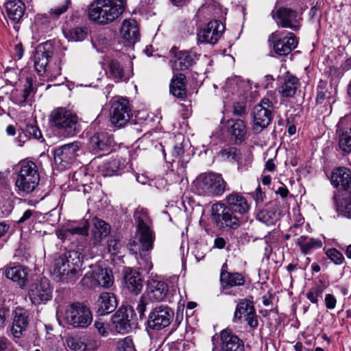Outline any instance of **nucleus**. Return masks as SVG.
Listing matches in <instances>:
<instances>
[{
  "instance_id": "nucleus-43",
  "label": "nucleus",
  "mask_w": 351,
  "mask_h": 351,
  "mask_svg": "<svg viewBox=\"0 0 351 351\" xmlns=\"http://www.w3.org/2000/svg\"><path fill=\"white\" fill-rule=\"evenodd\" d=\"M93 221V228L92 229V234L96 241H99L110 234V226L108 223L97 217H95Z\"/></svg>"
},
{
  "instance_id": "nucleus-44",
  "label": "nucleus",
  "mask_w": 351,
  "mask_h": 351,
  "mask_svg": "<svg viewBox=\"0 0 351 351\" xmlns=\"http://www.w3.org/2000/svg\"><path fill=\"white\" fill-rule=\"evenodd\" d=\"M228 124L232 135L237 140H243L247 132L244 122L241 119H232L228 121Z\"/></svg>"
},
{
  "instance_id": "nucleus-34",
  "label": "nucleus",
  "mask_w": 351,
  "mask_h": 351,
  "mask_svg": "<svg viewBox=\"0 0 351 351\" xmlns=\"http://www.w3.org/2000/svg\"><path fill=\"white\" fill-rule=\"evenodd\" d=\"M198 60L196 53L188 51H180L176 55V60L174 61L173 69L177 71L189 69Z\"/></svg>"
},
{
  "instance_id": "nucleus-40",
  "label": "nucleus",
  "mask_w": 351,
  "mask_h": 351,
  "mask_svg": "<svg viewBox=\"0 0 351 351\" xmlns=\"http://www.w3.org/2000/svg\"><path fill=\"white\" fill-rule=\"evenodd\" d=\"M34 93L32 80L26 78L23 88L21 90H16L12 93L13 101L17 104H23L28 101Z\"/></svg>"
},
{
  "instance_id": "nucleus-11",
  "label": "nucleus",
  "mask_w": 351,
  "mask_h": 351,
  "mask_svg": "<svg viewBox=\"0 0 351 351\" xmlns=\"http://www.w3.org/2000/svg\"><path fill=\"white\" fill-rule=\"evenodd\" d=\"M82 147L79 141H74L55 149L54 162L61 170L68 169L78 156Z\"/></svg>"
},
{
  "instance_id": "nucleus-22",
  "label": "nucleus",
  "mask_w": 351,
  "mask_h": 351,
  "mask_svg": "<svg viewBox=\"0 0 351 351\" xmlns=\"http://www.w3.org/2000/svg\"><path fill=\"white\" fill-rule=\"evenodd\" d=\"M219 336L221 351H245L243 341L230 330H221Z\"/></svg>"
},
{
  "instance_id": "nucleus-49",
  "label": "nucleus",
  "mask_w": 351,
  "mask_h": 351,
  "mask_svg": "<svg viewBox=\"0 0 351 351\" xmlns=\"http://www.w3.org/2000/svg\"><path fill=\"white\" fill-rule=\"evenodd\" d=\"M326 285L322 281H319L318 284L313 287L306 293V298L314 304L318 302V298L322 297L324 291L326 289Z\"/></svg>"
},
{
  "instance_id": "nucleus-23",
  "label": "nucleus",
  "mask_w": 351,
  "mask_h": 351,
  "mask_svg": "<svg viewBox=\"0 0 351 351\" xmlns=\"http://www.w3.org/2000/svg\"><path fill=\"white\" fill-rule=\"evenodd\" d=\"M104 69L107 77L114 82H125L130 77V73L124 69L123 64L117 60H108Z\"/></svg>"
},
{
  "instance_id": "nucleus-60",
  "label": "nucleus",
  "mask_w": 351,
  "mask_h": 351,
  "mask_svg": "<svg viewBox=\"0 0 351 351\" xmlns=\"http://www.w3.org/2000/svg\"><path fill=\"white\" fill-rule=\"evenodd\" d=\"M121 248V243L119 240L111 238L108 241V250L112 255L117 254Z\"/></svg>"
},
{
  "instance_id": "nucleus-25",
  "label": "nucleus",
  "mask_w": 351,
  "mask_h": 351,
  "mask_svg": "<svg viewBox=\"0 0 351 351\" xmlns=\"http://www.w3.org/2000/svg\"><path fill=\"white\" fill-rule=\"evenodd\" d=\"M226 202L227 203L226 206L235 213L245 215L250 208V204L247 198L239 192L234 191L228 195Z\"/></svg>"
},
{
  "instance_id": "nucleus-54",
  "label": "nucleus",
  "mask_w": 351,
  "mask_h": 351,
  "mask_svg": "<svg viewBox=\"0 0 351 351\" xmlns=\"http://www.w3.org/2000/svg\"><path fill=\"white\" fill-rule=\"evenodd\" d=\"M71 4V0H65L61 4L51 8L49 14L53 18H58L61 14L66 12Z\"/></svg>"
},
{
  "instance_id": "nucleus-2",
  "label": "nucleus",
  "mask_w": 351,
  "mask_h": 351,
  "mask_svg": "<svg viewBox=\"0 0 351 351\" xmlns=\"http://www.w3.org/2000/svg\"><path fill=\"white\" fill-rule=\"evenodd\" d=\"M81 264L78 252L70 251L54 260L51 274L57 281L73 283L79 278Z\"/></svg>"
},
{
  "instance_id": "nucleus-9",
  "label": "nucleus",
  "mask_w": 351,
  "mask_h": 351,
  "mask_svg": "<svg viewBox=\"0 0 351 351\" xmlns=\"http://www.w3.org/2000/svg\"><path fill=\"white\" fill-rule=\"evenodd\" d=\"M268 41L273 45L276 53L278 56L289 54L298 46V39L292 32H283L276 31L268 38Z\"/></svg>"
},
{
  "instance_id": "nucleus-7",
  "label": "nucleus",
  "mask_w": 351,
  "mask_h": 351,
  "mask_svg": "<svg viewBox=\"0 0 351 351\" xmlns=\"http://www.w3.org/2000/svg\"><path fill=\"white\" fill-rule=\"evenodd\" d=\"M19 171L15 186L19 195L32 193L40 181L38 167L32 161H21L18 165Z\"/></svg>"
},
{
  "instance_id": "nucleus-12",
  "label": "nucleus",
  "mask_w": 351,
  "mask_h": 351,
  "mask_svg": "<svg viewBox=\"0 0 351 351\" xmlns=\"http://www.w3.org/2000/svg\"><path fill=\"white\" fill-rule=\"evenodd\" d=\"M82 283L88 288H94L97 286L109 288L114 283V277L111 270L97 267L85 274L82 279Z\"/></svg>"
},
{
  "instance_id": "nucleus-15",
  "label": "nucleus",
  "mask_w": 351,
  "mask_h": 351,
  "mask_svg": "<svg viewBox=\"0 0 351 351\" xmlns=\"http://www.w3.org/2000/svg\"><path fill=\"white\" fill-rule=\"evenodd\" d=\"M272 18L278 26L298 31L301 26L302 18L298 13L291 8L282 7L272 11Z\"/></svg>"
},
{
  "instance_id": "nucleus-19",
  "label": "nucleus",
  "mask_w": 351,
  "mask_h": 351,
  "mask_svg": "<svg viewBox=\"0 0 351 351\" xmlns=\"http://www.w3.org/2000/svg\"><path fill=\"white\" fill-rule=\"evenodd\" d=\"M224 30L225 26L220 21H211L197 32V40L201 43L215 44Z\"/></svg>"
},
{
  "instance_id": "nucleus-30",
  "label": "nucleus",
  "mask_w": 351,
  "mask_h": 351,
  "mask_svg": "<svg viewBox=\"0 0 351 351\" xmlns=\"http://www.w3.org/2000/svg\"><path fill=\"white\" fill-rule=\"evenodd\" d=\"M113 143L111 136L106 132L94 134L89 140V148L94 154L108 150Z\"/></svg>"
},
{
  "instance_id": "nucleus-13",
  "label": "nucleus",
  "mask_w": 351,
  "mask_h": 351,
  "mask_svg": "<svg viewBox=\"0 0 351 351\" xmlns=\"http://www.w3.org/2000/svg\"><path fill=\"white\" fill-rule=\"evenodd\" d=\"M131 111L130 103L127 99L119 98L113 101L110 110L111 123L117 128L125 126L132 117Z\"/></svg>"
},
{
  "instance_id": "nucleus-56",
  "label": "nucleus",
  "mask_w": 351,
  "mask_h": 351,
  "mask_svg": "<svg viewBox=\"0 0 351 351\" xmlns=\"http://www.w3.org/2000/svg\"><path fill=\"white\" fill-rule=\"evenodd\" d=\"M245 322L250 328V332L253 334L258 326V315L256 314V308L245 316L243 322Z\"/></svg>"
},
{
  "instance_id": "nucleus-4",
  "label": "nucleus",
  "mask_w": 351,
  "mask_h": 351,
  "mask_svg": "<svg viewBox=\"0 0 351 351\" xmlns=\"http://www.w3.org/2000/svg\"><path fill=\"white\" fill-rule=\"evenodd\" d=\"M54 53L53 43L46 41L38 45L34 55V66L37 73L53 81L61 75L62 68L60 62L51 63V59Z\"/></svg>"
},
{
  "instance_id": "nucleus-10",
  "label": "nucleus",
  "mask_w": 351,
  "mask_h": 351,
  "mask_svg": "<svg viewBox=\"0 0 351 351\" xmlns=\"http://www.w3.org/2000/svg\"><path fill=\"white\" fill-rule=\"evenodd\" d=\"M174 317L173 310L167 305H159L154 308L149 313L148 327L154 330H161L168 327Z\"/></svg>"
},
{
  "instance_id": "nucleus-8",
  "label": "nucleus",
  "mask_w": 351,
  "mask_h": 351,
  "mask_svg": "<svg viewBox=\"0 0 351 351\" xmlns=\"http://www.w3.org/2000/svg\"><path fill=\"white\" fill-rule=\"evenodd\" d=\"M64 319L66 323L75 328H86L93 321L90 308L81 302L69 304L64 311Z\"/></svg>"
},
{
  "instance_id": "nucleus-61",
  "label": "nucleus",
  "mask_w": 351,
  "mask_h": 351,
  "mask_svg": "<svg viewBox=\"0 0 351 351\" xmlns=\"http://www.w3.org/2000/svg\"><path fill=\"white\" fill-rule=\"evenodd\" d=\"M233 114L238 117H244L247 114L245 103L244 101L234 103Z\"/></svg>"
},
{
  "instance_id": "nucleus-48",
  "label": "nucleus",
  "mask_w": 351,
  "mask_h": 351,
  "mask_svg": "<svg viewBox=\"0 0 351 351\" xmlns=\"http://www.w3.org/2000/svg\"><path fill=\"white\" fill-rule=\"evenodd\" d=\"M64 35L69 41L79 42L86 38L87 31L84 28L77 27L64 32Z\"/></svg>"
},
{
  "instance_id": "nucleus-64",
  "label": "nucleus",
  "mask_w": 351,
  "mask_h": 351,
  "mask_svg": "<svg viewBox=\"0 0 351 351\" xmlns=\"http://www.w3.org/2000/svg\"><path fill=\"white\" fill-rule=\"evenodd\" d=\"M324 302L326 308L329 310L334 309L337 304V299L332 294L330 293L325 295Z\"/></svg>"
},
{
  "instance_id": "nucleus-47",
  "label": "nucleus",
  "mask_w": 351,
  "mask_h": 351,
  "mask_svg": "<svg viewBox=\"0 0 351 351\" xmlns=\"http://www.w3.org/2000/svg\"><path fill=\"white\" fill-rule=\"evenodd\" d=\"M336 207L338 212L343 216L351 218V198L350 196L336 199Z\"/></svg>"
},
{
  "instance_id": "nucleus-52",
  "label": "nucleus",
  "mask_w": 351,
  "mask_h": 351,
  "mask_svg": "<svg viewBox=\"0 0 351 351\" xmlns=\"http://www.w3.org/2000/svg\"><path fill=\"white\" fill-rule=\"evenodd\" d=\"M238 165V170L244 172L248 170L252 162V156L247 152H243L238 160L236 161Z\"/></svg>"
},
{
  "instance_id": "nucleus-63",
  "label": "nucleus",
  "mask_w": 351,
  "mask_h": 351,
  "mask_svg": "<svg viewBox=\"0 0 351 351\" xmlns=\"http://www.w3.org/2000/svg\"><path fill=\"white\" fill-rule=\"evenodd\" d=\"M0 351H16L12 343L5 337H0Z\"/></svg>"
},
{
  "instance_id": "nucleus-33",
  "label": "nucleus",
  "mask_w": 351,
  "mask_h": 351,
  "mask_svg": "<svg viewBox=\"0 0 351 351\" xmlns=\"http://www.w3.org/2000/svg\"><path fill=\"white\" fill-rule=\"evenodd\" d=\"M337 93V88L332 85L327 86L326 82L320 81L317 86V92L316 97L317 104H325L330 105L335 101V96Z\"/></svg>"
},
{
  "instance_id": "nucleus-51",
  "label": "nucleus",
  "mask_w": 351,
  "mask_h": 351,
  "mask_svg": "<svg viewBox=\"0 0 351 351\" xmlns=\"http://www.w3.org/2000/svg\"><path fill=\"white\" fill-rule=\"evenodd\" d=\"M328 77L330 78V84L337 88V84L343 76V72L340 67L330 66L326 71Z\"/></svg>"
},
{
  "instance_id": "nucleus-36",
  "label": "nucleus",
  "mask_w": 351,
  "mask_h": 351,
  "mask_svg": "<svg viewBox=\"0 0 351 351\" xmlns=\"http://www.w3.org/2000/svg\"><path fill=\"white\" fill-rule=\"evenodd\" d=\"M128 164L127 159L120 156H117L102 166V172L105 176H112L115 173L123 171Z\"/></svg>"
},
{
  "instance_id": "nucleus-55",
  "label": "nucleus",
  "mask_w": 351,
  "mask_h": 351,
  "mask_svg": "<svg viewBox=\"0 0 351 351\" xmlns=\"http://www.w3.org/2000/svg\"><path fill=\"white\" fill-rule=\"evenodd\" d=\"M67 346L74 351H86V344L77 338L68 337L66 339Z\"/></svg>"
},
{
  "instance_id": "nucleus-42",
  "label": "nucleus",
  "mask_w": 351,
  "mask_h": 351,
  "mask_svg": "<svg viewBox=\"0 0 351 351\" xmlns=\"http://www.w3.org/2000/svg\"><path fill=\"white\" fill-rule=\"evenodd\" d=\"M172 156L174 157L173 162H176L177 161L178 164L180 166V172L184 173L191 157L189 154H185L182 143H178L173 146Z\"/></svg>"
},
{
  "instance_id": "nucleus-32",
  "label": "nucleus",
  "mask_w": 351,
  "mask_h": 351,
  "mask_svg": "<svg viewBox=\"0 0 351 351\" xmlns=\"http://www.w3.org/2000/svg\"><path fill=\"white\" fill-rule=\"evenodd\" d=\"M120 34L121 38L128 43V45H134L139 40L138 28L134 20L123 21Z\"/></svg>"
},
{
  "instance_id": "nucleus-20",
  "label": "nucleus",
  "mask_w": 351,
  "mask_h": 351,
  "mask_svg": "<svg viewBox=\"0 0 351 351\" xmlns=\"http://www.w3.org/2000/svg\"><path fill=\"white\" fill-rule=\"evenodd\" d=\"M227 263H224L221 268L220 282L222 291L225 294H232L230 289L243 286L245 280L243 275L239 272H229Z\"/></svg>"
},
{
  "instance_id": "nucleus-37",
  "label": "nucleus",
  "mask_w": 351,
  "mask_h": 351,
  "mask_svg": "<svg viewBox=\"0 0 351 351\" xmlns=\"http://www.w3.org/2000/svg\"><path fill=\"white\" fill-rule=\"evenodd\" d=\"M8 17L15 23H19L24 16L25 6L21 0H10L5 5Z\"/></svg>"
},
{
  "instance_id": "nucleus-28",
  "label": "nucleus",
  "mask_w": 351,
  "mask_h": 351,
  "mask_svg": "<svg viewBox=\"0 0 351 351\" xmlns=\"http://www.w3.org/2000/svg\"><path fill=\"white\" fill-rule=\"evenodd\" d=\"M331 182L335 187L351 193V171L346 167L334 169L331 175Z\"/></svg>"
},
{
  "instance_id": "nucleus-45",
  "label": "nucleus",
  "mask_w": 351,
  "mask_h": 351,
  "mask_svg": "<svg viewBox=\"0 0 351 351\" xmlns=\"http://www.w3.org/2000/svg\"><path fill=\"white\" fill-rule=\"evenodd\" d=\"M248 86L244 82L241 81L237 77L228 78L225 85L223 86V89L225 92L231 93L234 94L235 93L240 92V89L244 87Z\"/></svg>"
},
{
  "instance_id": "nucleus-35",
  "label": "nucleus",
  "mask_w": 351,
  "mask_h": 351,
  "mask_svg": "<svg viewBox=\"0 0 351 351\" xmlns=\"http://www.w3.org/2000/svg\"><path fill=\"white\" fill-rule=\"evenodd\" d=\"M97 312L100 315H104L113 312L117 306L115 295L112 293L104 292L100 294L97 300Z\"/></svg>"
},
{
  "instance_id": "nucleus-26",
  "label": "nucleus",
  "mask_w": 351,
  "mask_h": 351,
  "mask_svg": "<svg viewBox=\"0 0 351 351\" xmlns=\"http://www.w3.org/2000/svg\"><path fill=\"white\" fill-rule=\"evenodd\" d=\"M124 280L126 289L134 295H138L143 289V278L140 272L131 267L124 269Z\"/></svg>"
},
{
  "instance_id": "nucleus-18",
  "label": "nucleus",
  "mask_w": 351,
  "mask_h": 351,
  "mask_svg": "<svg viewBox=\"0 0 351 351\" xmlns=\"http://www.w3.org/2000/svg\"><path fill=\"white\" fill-rule=\"evenodd\" d=\"M336 128V136L339 149L344 154L351 153V116L341 118Z\"/></svg>"
},
{
  "instance_id": "nucleus-17",
  "label": "nucleus",
  "mask_w": 351,
  "mask_h": 351,
  "mask_svg": "<svg viewBox=\"0 0 351 351\" xmlns=\"http://www.w3.org/2000/svg\"><path fill=\"white\" fill-rule=\"evenodd\" d=\"M134 310L132 307L119 308L112 317V322L116 332L128 333L136 325L134 320Z\"/></svg>"
},
{
  "instance_id": "nucleus-38",
  "label": "nucleus",
  "mask_w": 351,
  "mask_h": 351,
  "mask_svg": "<svg viewBox=\"0 0 351 351\" xmlns=\"http://www.w3.org/2000/svg\"><path fill=\"white\" fill-rule=\"evenodd\" d=\"M186 77L180 73L173 75L171 80L169 90L170 93L176 97L183 99L186 96Z\"/></svg>"
},
{
  "instance_id": "nucleus-31",
  "label": "nucleus",
  "mask_w": 351,
  "mask_h": 351,
  "mask_svg": "<svg viewBox=\"0 0 351 351\" xmlns=\"http://www.w3.org/2000/svg\"><path fill=\"white\" fill-rule=\"evenodd\" d=\"M169 289L166 282L151 280L147 283V295L150 300L159 302L165 299Z\"/></svg>"
},
{
  "instance_id": "nucleus-27",
  "label": "nucleus",
  "mask_w": 351,
  "mask_h": 351,
  "mask_svg": "<svg viewBox=\"0 0 351 351\" xmlns=\"http://www.w3.org/2000/svg\"><path fill=\"white\" fill-rule=\"evenodd\" d=\"M300 85V80L287 71L282 77L278 92L282 97L292 98L296 95Z\"/></svg>"
},
{
  "instance_id": "nucleus-57",
  "label": "nucleus",
  "mask_w": 351,
  "mask_h": 351,
  "mask_svg": "<svg viewBox=\"0 0 351 351\" xmlns=\"http://www.w3.org/2000/svg\"><path fill=\"white\" fill-rule=\"evenodd\" d=\"M326 255L335 265H341L344 261L342 253L335 248L328 249L326 251Z\"/></svg>"
},
{
  "instance_id": "nucleus-50",
  "label": "nucleus",
  "mask_w": 351,
  "mask_h": 351,
  "mask_svg": "<svg viewBox=\"0 0 351 351\" xmlns=\"http://www.w3.org/2000/svg\"><path fill=\"white\" fill-rule=\"evenodd\" d=\"M242 151L236 147H227L219 152V156L224 160L237 161L240 155H242Z\"/></svg>"
},
{
  "instance_id": "nucleus-16",
  "label": "nucleus",
  "mask_w": 351,
  "mask_h": 351,
  "mask_svg": "<svg viewBox=\"0 0 351 351\" xmlns=\"http://www.w3.org/2000/svg\"><path fill=\"white\" fill-rule=\"evenodd\" d=\"M53 289L49 280L42 278L30 285L29 296L31 302L35 305L45 304L52 298Z\"/></svg>"
},
{
  "instance_id": "nucleus-21",
  "label": "nucleus",
  "mask_w": 351,
  "mask_h": 351,
  "mask_svg": "<svg viewBox=\"0 0 351 351\" xmlns=\"http://www.w3.org/2000/svg\"><path fill=\"white\" fill-rule=\"evenodd\" d=\"M13 316L11 332L14 338H20L29 325V314L25 308L17 306L13 311Z\"/></svg>"
},
{
  "instance_id": "nucleus-14",
  "label": "nucleus",
  "mask_w": 351,
  "mask_h": 351,
  "mask_svg": "<svg viewBox=\"0 0 351 351\" xmlns=\"http://www.w3.org/2000/svg\"><path fill=\"white\" fill-rule=\"evenodd\" d=\"M234 213L221 203L214 204L212 206L213 219L221 228L237 229L240 226L239 219Z\"/></svg>"
},
{
  "instance_id": "nucleus-46",
  "label": "nucleus",
  "mask_w": 351,
  "mask_h": 351,
  "mask_svg": "<svg viewBox=\"0 0 351 351\" xmlns=\"http://www.w3.org/2000/svg\"><path fill=\"white\" fill-rule=\"evenodd\" d=\"M256 218L259 221L269 226L274 223L277 219V216L276 211L273 210L261 209L257 212Z\"/></svg>"
},
{
  "instance_id": "nucleus-62",
  "label": "nucleus",
  "mask_w": 351,
  "mask_h": 351,
  "mask_svg": "<svg viewBox=\"0 0 351 351\" xmlns=\"http://www.w3.org/2000/svg\"><path fill=\"white\" fill-rule=\"evenodd\" d=\"M94 326L97 329V332L102 337H107L109 334L107 325L100 320H95Z\"/></svg>"
},
{
  "instance_id": "nucleus-6",
  "label": "nucleus",
  "mask_w": 351,
  "mask_h": 351,
  "mask_svg": "<svg viewBox=\"0 0 351 351\" xmlns=\"http://www.w3.org/2000/svg\"><path fill=\"white\" fill-rule=\"evenodd\" d=\"M226 184L221 174L204 173L194 180L193 189L199 195L220 196L226 191Z\"/></svg>"
},
{
  "instance_id": "nucleus-5",
  "label": "nucleus",
  "mask_w": 351,
  "mask_h": 351,
  "mask_svg": "<svg viewBox=\"0 0 351 351\" xmlns=\"http://www.w3.org/2000/svg\"><path fill=\"white\" fill-rule=\"evenodd\" d=\"M76 114L65 108H57L50 114L49 121L60 134L65 137L73 136L80 131Z\"/></svg>"
},
{
  "instance_id": "nucleus-59",
  "label": "nucleus",
  "mask_w": 351,
  "mask_h": 351,
  "mask_svg": "<svg viewBox=\"0 0 351 351\" xmlns=\"http://www.w3.org/2000/svg\"><path fill=\"white\" fill-rule=\"evenodd\" d=\"M28 137H32L35 139L39 140L42 138V134L37 125L33 124H26L25 128L23 130Z\"/></svg>"
},
{
  "instance_id": "nucleus-1",
  "label": "nucleus",
  "mask_w": 351,
  "mask_h": 351,
  "mask_svg": "<svg viewBox=\"0 0 351 351\" xmlns=\"http://www.w3.org/2000/svg\"><path fill=\"white\" fill-rule=\"evenodd\" d=\"M137 221V234L138 241H130L128 249L131 254H135L138 265L145 271H149L153 265L149 252L152 250L155 240V234L150 226V219L146 213L136 214Z\"/></svg>"
},
{
  "instance_id": "nucleus-29",
  "label": "nucleus",
  "mask_w": 351,
  "mask_h": 351,
  "mask_svg": "<svg viewBox=\"0 0 351 351\" xmlns=\"http://www.w3.org/2000/svg\"><path fill=\"white\" fill-rule=\"evenodd\" d=\"M255 309L252 298H241L237 302V306L234 312L232 322L237 324L243 323L245 316Z\"/></svg>"
},
{
  "instance_id": "nucleus-53",
  "label": "nucleus",
  "mask_w": 351,
  "mask_h": 351,
  "mask_svg": "<svg viewBox=\"0 0 351 351\" xmlns=\"http://www.w3.org/2000/svg\"><path fill=\"white\" fill-rule=\"evenodd\" d=\"M117 351H135L133 341L131 337H126L118 340L116 343Z\"/></svg>"
},
{
  "instance_id": "nucleus-3",
  "label": "nucleus",
  "mask_w": 351,
  "mask_h": 351,
  "mask_svg": "<svg viewBox=\"0 0 351 351\" xmlns=\"http://www.w3.org/2000/svg\"><path fill=\"white\" fill-rule=\"evenodd\" d=\"M126 0H95L88 9L89 19L99 25L115 21L123 12Z\"/></svg>"
},
{
  "instance_id": "nucleus-58",
  "label": "nucleus",
  "mask_w": 351,
  "mask_h": 351,
  "mask_svg": "<svg viewBox=\"0 0 351 351\" xmlns=\"http://www.w3.org/2000/svg\"><path fill=\"white\" fill-rule=\"evenodd\" d=\"M66 232L73 235H87L88 233V223L86 220H84L81 222L80 226L67 228Z\"/></svg>"
},
{
  "instance_id": "nucleus-41",
  "label": "nucleus",
  "mask_w": 351,
  "mask_h": 351,
  "mask_svg": "<svg viewBox=\"0 0 351 351\" xmlns=\"http://www.w3.org/2000/svg\"><path fill=\"white\" fill-rule=\"evenodd\" d=\"M295 243L300 247L304 254H307L311 251L322 247V242L320 239L307 236H300L297 239Z\"/></svg>"
},
{
  "instance_id": "nucleus-24",
  "label": "nucleus",
  "mask_w": 351,
  "mask_h": 351,
  "mask_svg": "<svg viewBox=\"0 0 351 351\" xmlns=\"http://www.w3.org/2000/svg\"><path fill=\"white\" fill-rule=\"evenodd\" d=\"M253 130L257 132L266 128L273 119V112L264 108L261 105H256L252 111Z\"/></svg>"
},
{
  "instance_id": "nucleus-39",
  "label": "nucleus",
  "mask_w": 351,
  "mask_h": 351,
  "mask_svg": "<svg viewBox=\"0 0 351 351\" xmlns=\"http://www.w3.org/2000/svg\"><path fill=\"white\" fill-rule=\"evenodd\" d=\"M27 269L21 265L10 267L5 270L6 277L16 282L21 288L27 285Z\"/></svg>"
}]
</instances>
